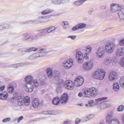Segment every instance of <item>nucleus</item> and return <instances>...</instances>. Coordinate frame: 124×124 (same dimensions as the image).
Here are the masks:
<instances>
[{
	"mask_svg": "<svg viewBox=\"0 0 124 124\" xmlns=\"http://www.w3.org/2000/svg\"><path fill=\"white\" fill-rule=\"evenodd\" d=\"M25 81L26 83L24 84V88L28 93H32L34 88H38L39 84L37 82V80L33 79V78L31 76H27L25 78Z\"/></svg>",
	"mask_w": 124,
	"mask_h": 124,
	"instance_id": "1",
	"label": "nucleus"
},
{
	"mask_svg": "<svg viewBox=\"0 0 124 124\" xmlns=\"http://www.w3.org/2000/svg\"><path fill=\"white\" fill-rule=\"evenodd\" d=\"M85 97H95L98 94V90L95 87H91L84 91Z\"/></svg>",
	"mask_w": 124,
	"mask_h": 124,
	"instance_id": "2",
	"label": "nucleus"
},
{
	"mask_svg": "<svg viewBox=\"0 0 124 124\" xmlns=\"http://www.w3.org/2000/svg\"><path fill=\"white\" fill-rule=\"evenodd\" d=\"M48 54L46 49L42 48L39 50V52L30 55L28 59L30 61H34L38 58H41L42 57H45L46 55Z\"/></svg>",
	"mask_w": 124,
	"mask_h": 124,
	"instance_id": "3",
	"label": "nucleus"
},
{
	"mask_svg": "<svg viewBox=\"0 0 124 124\" xmlns=\"http://www.w3.org/2000/svg\"><path fill=\"white\" fill-rule=\"evenodd\" d=\"M53 78L54 80L56 81L57 85L59 88H62V86L64 85V81L61 78L60 71L55 70L53 72Z\"/></svg>",
	"mask_w": 124,
	"mask_h": 124,
	"instance_id": "4",
	"label": "nucleus"
},
{
	"mask_svg": "<svg viewBox=\"0 0 124 124\" xmlns=\"http://www.w3.org/2000/svg\"><path fill=\"white\" fill-rule=\"evenodd\" d=\"M47 29H42L37 31V34L33 35L30 37L28 38H26V39H30V40H36L38 39L39 37H41V36H45V35H47V32H46Z\"/></svg>",
	"mask_w": 124,
	"mask_h": 124,
	"instance_id": "5",
	"label": "nucleus"
},
{
	"mask_svg": "<svg viewBox=\"0 0 124 124\" xmlns=\"http://www.w3.org/2000/svg\"><path fill=\"white\" fill-rule=\"evenodd\" d=\"M89 54L85 53L84 57L83 52L80 50H78L76 53V58L78 61V63H83L84 59L86 61H89Z\"/></svg>",
	"mask_w": 124,
	"mask_h": 124,
	"instance_id": "6",
	"label": "nucleus"
},
{
	"mask_svg": "<svg viewBox=\"0 0 124 124\" xmlns=\"http://www.w3.org/2000/svg\"><path fill=\"white\" fill-rule=\"evenodd\" d=\"M106 73L103 69L96 70L93 74V77L97 80H103L105 77Z\"/></svg>",
	"mask_w": 124,
	"mask_h": 124,
	"instance_id": "7",
	"label": "nucleus"
},
{
	"mask_svg": "<svg viewBox=\"0 0 124 124\" xmlns=\"http://www.w3.org/2000/svg\"><path fill=\"white\" fill-rule=\"evenodd\" d=\"M105 51L107 54H112L115 51L116 48V44L113 42L107 43L105 44Z\"/></svg>",
	"mask_w": 124,
	"mask_h": 124,
	"instance_id": "8",
	"label": "nucleus"
},
{
	"mask_svg": "<svg viewBox=\"0 0 124 124\" xmlns=\"http://www.w3.org/2000/svg\"><path fill=\"white\" fill-rule=\"evenodd\" d=\"M118 62H119V59L117 57H114V56L108 57L105 59L104 63L105 65H110L111 63L116 64Z\"/></svg>",
	"mask_w": 124,
	"mask_h": 124,
	"instance_id": "9",
	"label": "nucleus"
},
{
	"mask_svg": "<svg viewBox=\"0 0 124 124\" xmlns=\"http://www.w3.org/2000/svg\"><path fill=\"white\" fill-rule=\"evenodd\" d=\"M105 55V49L103 47H98L96 49L95 56L98 59H102Z\"/></svg>",
	"mask_w": 124,
	"mask_h": 124,
	"instance_id": "10",
	"label": "nucleus"
},
{
	"mask_svg": "<svg viewBox=\"0 0 124 124\" xmlns=\"http://www.w3.org/2000/svg\"><path fill=\"white\" fill-rule=\"evenodd\" d=\"M38 50V48L35 47H23L19 48L18 51L20 53H31V52H35Z\"/></svg>",
	"mask_w": 124,
	"mask_h": 124,
	"instance_id": "11",
	"label": "nucleus"
},
{
	"mask_svg": "<svg viewBox=\"0 0 124 124\" xmlns=\"http://www.w3.org/2000/svg\"><path fill=\"white\" fill-rule=\"evenodd\" d=\"M63 66L66 69H69L71 68L74 64V60L72 59H69L67 60H65L63 62Z\"/></svg>",
	"mask_w": 124,
	"mask_h": 124,
	"instance_id": "12",
	"label": "nucleus"
},
{
	"mask_svg": "<svg viewBox=\"0 0 124 124\" xmlns=\"http://www.w3.org/2000/svg\"><path fill=\"white\" fill-rule=\"evenodd\" d=\"M93 61L90 60L84 63L83 65V69L86 70V71H90V70L93 69Z\"/></svg>",
	"mask_w": 124,
	"mask_h": 124,
	"instance_id": "13",
	"label": "nucleus"
},
{
	"mask_svg": "<svg viewBox=\"0 0 124 124\" xmlns=\"http://www.w3.org/2000/svg\"><path fill=\"white\" fill-rule=\"evenodd\" d=\"M124 55V47H118L115 50L114 58H120V57H123Z\"/></svg>",
	"mask_w": 124,
	"mask_h": 124,
	"instance_id": "14",
	"label": "nucleus"
},
{
	"mask_svg": "<svg viewBox=\"0 0 124 124\" xmlns=\"http://www.w3.org/2000/svg\"><path fill=\"white\" fill-rule=\"evenodd\" d=\"M84 83V78L81 77H78L74 81L75 86L76 87H80Z\"/></svg>",
	"mask_w": 124,
	"mask_h": 124,
	"instance_id": "15",
	"label": "nucleus"
},
{
	"mask_svg": "<svg viewBox=\"0 0 124 124\" xmlns=\"http://www.w3.org/2000/svg\"><path fill=\"white\" fill-rule=\"evenodd\" d=\"M60 103L64 105L66 104L68 101V95L66 93L62 94L60 97Z\"/></svg>",
	"mask_w": 124,
	"mask_h": 124,
	"instance_id": "16",
	"label": "nucleus"
},
{
	"mask_svg": "<svg viewBox=\"0 0 124 124\" xmlns=\"http://www.w3.org/2000/svg\"><path fill=\"white\" fill-rule=\"evenodd\" d=\"M64 84L67 90H73L74 88V84L72 81L70 80H66L65 82H64Z\"/></svg>",
	"mask_w": 124,
	"mask_h": 124,
	"instance_id": "17",
	"label": "nucleus"
},
{
	"mask_svg": "<svg viewBox=\"0 0 124 124\" xmlns=\"http://www.w3.org/2000/svg\"><path fill=\"white\" fill-rule=\"evenodd\" d=\"M28 64H30V63H29V62H21L10 65L9 67H14L15 68H18L22 66H25V65H28Z\"/></svg>",
	"mask_w": 124,
	"mask_h": 124,
	"instance_id": "18",
	"label": "nucleus"
},
{
	"mask_svg": "<svg viewBox=\"0 0 124 124\" xmlns=\"http://www.w3.org/2000/svg\"><path fill=\"white\" fill-rule=\"evenodd\" d=\"M117 76H118V74L116 72H111L109 73L108 76V80H109L111 82H113V81H115L116 79H117Z\"/></svg>",
	"mask_w": 124,
	"mask_h": 124,
	"instance_id": "19",
	"label": "nucleus"
},
{
	"mask_svg": "<svg viewBox=\"0 0 124 124\" xmlns=\"http://www.w3.org/2000/svg\"><path fill=\"white\" fill-rule=\"evenodd\" d=\"M87 26V24L85 23H80L77 25L76 26L73 27L72 28L73 31H77V30H79V29H83Z\"/></svg>",
	"mask_w": 124,
	"mask_h": 124,
	"instance_id": "20",
	"label": "nucleus"
},
{
	"mask_svg": "<svg viewBox=\"0 0 124 124\" xmlns=\"http://www.w3.org/2000/svg\"><path fill=\"white\" fill-rule=\"evenodd\" d=\"M87 0H78L73 3V5L77 7L81 6L84 4V2L87 1Z\"/></svg>",
	"mask_w": 124,
	"mask_h": 124,
	"instance_id": "21",
	"label": "nucleus"
},
{
	"mask_svg": "<svg viewBox=\"0 0 124 124\" xmlns=\"http://www.w3.org/2000/svg\"><path fill=\"white\" fill-rule=\"evenodd\" d=\"M118 15L121 21H124V8H122L119 10Z\"/></svg>",
	"mask_w": 124,
	"mask_h": 124,
	"instance_id": "22",
	"label": "nucleus"
},
{
	"mask_svg": "<svg viewBox=\"0 0 124 124\" xmlns=\"http://www.w3.org/2000/svg\"><path fill=\"white\" fill-rule=\"evenodd\" d=\"M119 7V5L117 4H111L110 5V10L111 12H116V11L120 10Z\"/></svg>",
	"mask_w": 124,
	"mask_h": 124,
	"instance_id": "23",
	"label": "nucleus"
},
{
	"mask_svg": "<svg viewBox=\"0 0 124 124\" xmlns=\"http://www.w3.org/2000/svg\"><path fill=\"white\" fill-rule=\"evenodd\" d=\"M47 76L49 79H51L52 77H53V70L50 67H48L46 70Z\"/></svg>",
	"mask_w": 124,
	"mask_h": 124,
	"instance_id": "24",
	"label": "nucleus"
},
{
	"mask_svg": "<svg viewBox=\"0 0 124 124\" xmlns=\"http://www.w3.org/2000/svg\"><path fill=\"white\" fill-rule=\"evenodd\" d=\"M8 97V93L7 92H2L0 93V99L5 100Z\"/></svg>",
	"mask_w": 124,
	"mask_h": 124,
	"instance_id": "25",
	"label": "nucleus"
},
{
	"mask_svg": "<svg viewBox=\"0 0 124 124\" xmlns=\"http://www.w3.org/2000/svg\"><path fill=\"white\" fill-rule=\"evenodd\" d=\"M83 50L86 51V54H88L90 55V54H91L93 51V47H92L91 46H87L83 47Z\"/></svg>",
	"mask_w": 124,
	"mask_h": 124,
	"instance_id": "26",
	"label": "nucleus"
},
{
	"mask_svg": "<svg viewBox=\"0 0 124 124\" xmlns=\"http://www.w3.org/2000/svg\"><path fill=\"white\" fill-rule=\"evenodd\" d=\"M107 98V97H105L95 99V105L101 104L102 103L101 101H102V100H106Z\"/></svg>",
	"mask_w": 124,
	"mask_h": 124,
	"instance_id": "27",
	"label": "nucleus"
},
{
	"mask_svg": "<svg viewBox=\"0 0 124 124\" xmlns=\"http://www.w3.org/2000/svg\"><path fill=\"white\" fill-rule=\"evenodd\" d=\"M40 103H39V100L38 98H34L32 100V106L34 108H37Z\"/></svg>",
	"mask_w": 124,
	"mask_h": 124,
	"instance_id": "28",
	"label": "nucleus"
},
{
	"mask_svg": "<svg viewBox=\"0 0 124 124\" xmlns=\"http://www.w3.org/2000/svg\"><path fill=\"white\" fill-rule=\"evenodd\" d=\"M31 103V100H30V97L26 96L23 98V104L26 106H29Z\"/></svg>",
	"mask_w": 124,
	"mask_h": 124,
	"instance_id": "29",
	"label": "nucleus"
},
{
	"mask_svg": "<svg viewBox=\"0 0 124 124\" xmlns=\"http://www.w3.org/2000/svg\"><path fill=\"white\" fill-rule=\"evenodd\" d=\"M110 107H111V104L102 103L100 108L101 110H103L106 109V108H109Z\"/></svg>",
	"mask_w": 124,
	"mask_h": 124,
	"instance_id": "30",
	"label": "nucleus"
},
{
	"mask_svg": "<svg viewBox=\"0 0 124 124\" xmlns=\"http://www.w3.org/2000/svg\"><path fill=\"white\" fill-rule=\"evenodd\" d=\"M60 102H61V100L60 99V97L58 96L55 97L52 100V103L54 105H59Z\"/></svg>",
	"mask_w": 124,
	"mask_h": 124,
	"instance_id": "31",
	"label": "nucleus"
},
{
	"mask_svg": "<svg viewBox=\"0 0 124 124\" xmlns=\"http://www.w3.org/2000/svg\"><path fill=\"white\" fill-rule=\"evenodd\" d=\"M113 89L115 92H119V91H120V84H119L118 82H114Z\"/></svg>",
	"mask_w": 124,
	"mask_h": 124,
	"instance_id": "32",
	"label": "nucleus"
},
{
	"mask_svg": "<svg viewBox=\"0 0 124 124\" xmlns=\"http://www.w3.org/2000/svg\"><path fill=\"white\" fill-rule=\"evenodd\" d=\"M113 117H114V113L113 112H109L106 117V121L110 122V121H111V119H113Z\"/></svg>",
	"mask_w": 124,
	"mask_h": 124,
	"instance_id": "33",
	"label": "nucleus"
},
{
	"mask_svg": "<svg viewBox=\"0 0 124 124\" xmlns=\"http://www.w3.org/2000/svg\"><path fill=\"white\" fill-rule=\"evenodd\" d=\"M53 11H54V10L48 8L42 11L41 14L42 15H47V14H49V13H52Z\"/></svg>",
	"mask_w": 124,
	"mask_h": 124,
	"instance_id": "34",
	"label": "nucleus"
},
{
	"mask_svg": "<svg viewBox=\"0 0 124 124\" xmlns=\"http://www.w3.org/2000/svg\"><path fill=\"white\" fill-rule=\"evenodd\" d=\"M93 105H95V103L93 100L88 101V104H85L86 107H93Z\"/></svg>",
	"mask_w": 124,
	"mask_h": 124,
	"instance_id": "35",
	"label": "nucleus"
},
{
	"mask_svg": "<svg viewBox=\"0 0 124 124\" xmlns=\"http://www.w3.org/2000/svg\"><path fill=\"white\" fill-rule=\"evenodd\" d=\"M43 115H55L54 110L44 111L42 112Z\"/></svg>",
	"mask_w": 124,
	"mask_h": 124,
	"instance_id": "36",
	"label": "nucleus"
},
{
	"mask_svg": "<svg viewBox=\"0 0 124 124\" xmlns=\"http://www.w3.org/2000/svg\"><path fill=\"white\" fill-rule=\"evenodd\" d=\"M56 28L52 26L51 27H48L47 28H45V29L46 30V35L47 33H50V32H52V31H54L55 30H56Z\"/></svg>",
	"mask_w": 124,
	"mask_h": 124,
	"instance_id": "37",
	"label": "nucleus"
},
{
	"mask_svg": "<svg viewBox=\"0 0 124 124\" xmlns=\"http://www.w3.org/2000/svg\"><path fill=\"white\" fill-rule=\"evenodd\" d=\"M61 25L63 27L64 30H66L69 27V24L67 21H62Z\"/></svg>",
	"mask_w": 124,
	"mask_h": 124,
	"instance_id": "38",
	"label": "nucleus"
},
{
	"mask_svg": "<svg viewBox=\"0 0 124 124\" xmlns=\"http://www.w3.org/2000/svg\"><path fill=\"white\" fill-rule=\"evenodd\" d=\"M17 103L19 106H22L24 104V98L22 97H18L17 98Z\"/></svg>",
	"mask_w": 124,
	"mask_h": 124,
	"instance_id": "39",
	"label": "nucleus"
},
{
	"mask_svg": "<svg viewBox=\"0 0 124 124\" xmlns=\"http://www.w3.org/2000/svg\"><path fill=\"white\" fill-rule=\"evenodd\" d=\"M7 91L9 93H13V92H14V86L12 84L9 85L8 87Z\"/></svg>",
	"mask_w": 124,
	"mask_h": 124,
	"instance_id": "40",
	"label": "nucleus"
},
{
	"mask_svg": "<svg viewBox=\"0 0 124 124\" xmlns=\"http://www.w3.org/2000/svg\"><path fill=\"white\" fill-rule=\"evenodd\" d=\"M108 124H120V121L118 119H113L110 121Z\"/></svg>",
	"mask_w": 124,
	"mask_h": 124,
	"instance_id": "41",
	"label": "nucleus"
},
{
	"mask_svg": "<svg viewBox=\"0 0 124 124\" xmlns=\"http://www.w3.org/2000/svg\"><path fill=\"white\" fill-rule=\"evenodd\" d=\"M33 23H35V21L30 20L29 21H24L20 23V25H26L27 24H33Z\"/></svg>",
	"mask_w": 124,
	"mask_h": 124,
	"instance_id": "42",
	"label": "nucleus"
},
{
	"mask_svg": "<svg viewBox=\"0 0 124 124\" xmlns=\"http://www.w3.org/2000/svg\"><path fill=\"white\" fill-rule=\"evenodd\" d=\"M119 84L121 87H122V88H123V89H124V78H122L120 79Z\"/></svg>",
	"mask_w": 124,
	"mask_h": 124,
	"instance_id": "43",
	"label": "nucleus"
},
{
	"mask_svg": "<svg viewBox=\"0 0 124 124\" xmlns=\"http://www.w3.org/2000/svg\"><path fill=\"white\" fill-rule=\"evenodd\" d=\"M99 15L100 17L104 18V17H107V16H108V13L106 12H102L101 13H100Z\"/></svg>",
	"mask_w": 124,
	"mask_h": 124,
	"instance_id": "44",
	"label": "nucleus"
},
{
	"mask_svg": "<svg viewBox=\"0 0 124 124\" xmlns=\"http://www.w3.org/2000/svg\"><path fill=\"white\" fill-rule=\"evenodd\" d=\"M94 117V115L93 114H91V115H88L86 117V120H85L84 122H87L88 121H90V120H92V119H93V118Z\"/></svg>",
	"mask_w": 124,
	"mask_h": 124,
	"instance_id": "45",
	"label": "nucleus"
},
{
	"mask_svg": "<svg viewBox=\"0 0 124 124\" xmlns=\"http://www.w3.org/2000/svg\"><path fill=\"white\" fill-rule=\"evenodd\" d=\"M5 89V85H3V83L0 81V92H2Z\"/></svg>",
	"mask_w": 124,
	"mask_h": 124,
	"instance_id": "46",
	"label": "nucleus"
},
{
	"mask_svg": "<svg viewBox=\"0 0 124 124\" xmlns=\"http://www.w3.org/2000/svg\"><path fill=\"white\" fill-rule=\"evenodd\" d=\"M23 37H24V40H30V41H31V40H30V39H26V38H30V37H28V36H29V33H25L23 34ZM31 41H32V40H31Z\"/></svg>",
	"mask_w": 124,
	"mask_h": 124,
	"instance_id": "47",
	"label": "nucleus"
},
{
	"mask_svg": "<svg viewBox=\"0 0 124 124\" xmlns=\"http://www.w3.org/2000/svg\"><path fill=\"white\" fill-rule=\"evenodd\" d=\"M124 106L122 105L118 107L117 110L118 112H122V111H124Z\"/></svg>",
	"mask_w": 124,
	"mask_h": 124,
	"instance_id": "48",
	"label": "nucleus"
},
{
	"mask_svg": "<svg viewBox=\"0 0 124 124\" xmlns=\"http://www.w3.org/2000/svg\"><path fill=\"white\" fill-rule=\"evenodd\" d=\"M120 64L122 67H124V57H123L120 61Z\"/></svg>",
	"mask_w": 124,
	"mask_h": 124,
	"instance_id": "49",
	"label": "nucleus"
},
{
	"mask_svg": "<svg viewBox=\"0 0 124 124\" xmlns=\"http://www.w3.org/2000/svg\"><path fill=\"white\" fill-rule=\"evenodd\" d=\"M1 26L2 27V30H5V29H9V28H10V25L9 24H3Z\"/></svg>",
	"mask_w": 124,
	"mask_h": 124,
	"instance_id": "50",
	"label": "nucleus"
},
{
	"mask_svg": "<svg viewBox=\"0 0 124 124\" xmlns=\"http://www.w3.org/2000/svg\"><path fill=\"white\" fill-rule=\"evenodd\" d=\"M120 46H124V38L121 39L118 43Z\"/></svg>",
	"mask_w": 124,
	"mask_h": 124,
	"instance_id": "51",
	"label": "nucleus"
},
{
	"mask_svg": "<svg viewBox=\"0 0 124 124\" xmlns=\"http://www.w3.org/2000/svg\"><path fill=\"white\" fill-rule=\"evenodd\" d=\"M51 1L53 4H60V0H51Z\"/></svg>",
	"mask_w": 124,
	"mask_h": 124,
	"instance_id": "52",
	"label": "nucleus"
},
{
	"mask_svg": "<svg viewBox=\"0 0 124 124\" xmlns=\"http://www.w3.org/2000/svg\"><path fill=\"white\" fill-rule=\"evenodd\" d=\"M10 121H11V118H7L4 119L2 121V123H8V122H10Z\"/></svg>",
	"mask_w": 124,
	"mask_h": 124,
	"instance_id": "53",
	"label": "nucleus"
},
{
	"mask_svg": "<svg viewBox=\"0 0 124 124\" xmlns=\"http://www.w3.org/2000/svg\"><path fill=\"white\" fill-rule=\"evenodd\" d=\"M60 4H62L68 2V0H59Z\"/></svg>",
	"mask_w": 124,
	"mask_h": 124,
	"instance_id": "54",
	"label": "nucleus"
},
{
	"mask_svg": "<svg viewBox=\"0 0 124 124\" xmlns=\"http://www.w3.org/2000/svg\"><path fill=\"white\" fill-rule=\"evenodd\" d=\"M68 38H71L72 40H75L76 38V35H73V36H68Z\"/></svg>",
	"mask_w": 124,
	"mask_h": 124,
	"instance_id": "55",
	"label": "nucleus"
},
{
	"mask_svg": "<svg viewBox=\"0 0 124 124\" xmlns=\"http://www.w3.org/2000/svg\"><path fill=\"white\" fill-rule=\"evenodd\" d=\"M24 119V117L23 116H20L17 119V123H20V121H22Z\"/></svg>",
	"mask_w": 124,
	"mask_h": 124,
	"instance_id": "56",
	"label": "nucleus"
},
{
	"mask_svg": "<svg viewBox=\"0 0 124 124\" xmlns=\"http://www.w3.org/2000/svg\"><path fill=\"white\" fill-rule=\"evenodd\" d=\"M108 7V6L106 5H101L100 6V8L101 9H106V8H107V7Z\"/></svg>",
	"mask_w": 124,
	"mask_h": 124,
	"instance_id": "57",
	"label": "nucleus"
},
{
	"mask_svg": "<svg viewBox=\"0 0 124 124\" xmlns=\"http://www.w3.org/2000/svg\"><path fill=\"white\" fill-rule=\"evenodd\" d=\"M64 124H71V121L66 120L64 122Z\"/></svg>",
	"mask_w": 124,
	"mask_h": 124,
	"instance_id": "58",
	"label": "nucleus"
},
{
	"mask_svg": "<svg viewBox=\"0 0 124 124\" xmlns=\"http://www.w3.org/2000/svg\"><path fill=\"white\" fill-rule=\"evenodd\" d=\"M93 12V9H91L89 11L88 13L89 15H92Z\"/></svg>",
	"mask_w": 124,
	"mask_h": 124,
	"instance_id": "59",
	"label": "nucleus"
},
{
	"mask_svg": "<svg viewBox=\"0 0 124 124\" xmlns=\"http://www.w3.org/2000/svg\"><path fill=\"white\" fill-rule=\"evenodd\" d=\"M80 119H79V118H77V119L76 120V121H75L76 124H79V123H80Z\"/></svg>",
	"mask_w": 124,
	"mask_h": 124,
	"instance_id": "60",
	"label": "nucleus"
},
{
	"mask_svg": "<svg viewBox=\"0 0 124 124\" xmlns=\"http://www.w3.org/2000/svg\"><path fill=\"white\" fill-rule=\"evenodd\" d=\"M78 96H79V97H82V96H83V93H79L78 94Z\"/></svg>",
	"mask_w": 124,
	"mask_h": 124,
	"instance_id": "61",
	"label": "nucleus"
},
{
	"mask_svg": "<svg viewBox=\"0 0 124 124\" xmlns=\"http://www.w3.org/2000/svg\"><path fill=\"white\" fill-rule=\"evenodd\" d=\"M41 84H42V86H44V85H45V81H41Z\"/></svg>",
	"mask_w": 124,
	"mask_h": 124,
	"instance_id": "62",
	"label": "nucleus"
},
{
	"mask_svg": "<svg viewBox=\"0 0 124 124\" xmlns=\"http://www.w3.org/2000/svg\"><path fill=\"white\" fill-rule=\"evenodd\" d=\"M2 26L1 25H0V31H2Z\"/></svg>",
	"mask_w": 124,
	"mask_h": 124,
	"instance_id": "63",
	"label": "nucleus"
},
{
	"mask_svg": "<svg viewBox=\"0 0 124 124\" xmlns=\"http://www.w3.org/2000/svg\"><path fill=\"white\" fill-rule=\"evenodd\" d=\"M79 105H80V106H83V104H79Z\"/></svg>",
	"mask_w": 124,
	"mask_h": 124,
	"instance_id": "64",
	"label": "nucleus"
}]
</instances>
